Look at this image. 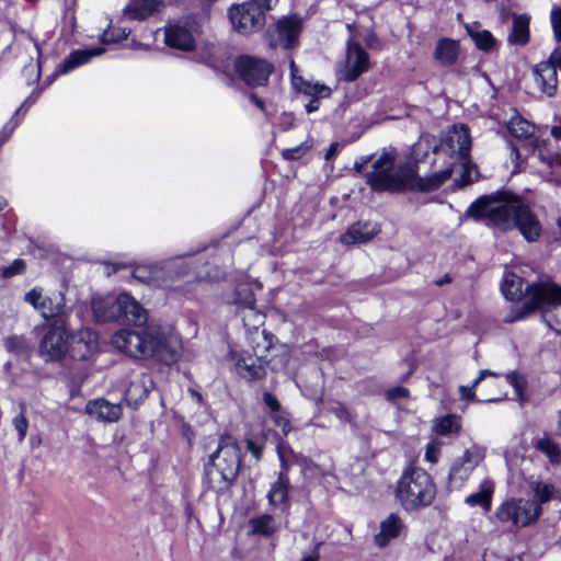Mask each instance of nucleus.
Wrapping results in <instances>:
<instances>
[{"instance_id":"1","label":"nucleus","mask_w":561,"mask_h":561,"mask_svg":"<svg viewBox=\"0 0 561 561\" xmlns=\"http://www.w3.org/2000/svg\"><path fill=\"white\" fill-rule=\"evenodd\" d=\"M467 215L503 232L516 230L529 243L537 242L543 231L538 215L510 191L479 197L469 206Z\"/></svg>"},{"instance_id":"2","label":"nucleus","mask_w":561,"mask_h":561,"mask_svg":"<svg viewBox=\"0 0 561 561\" xmlns=\"http://www.w3.org/2000/svg\"><path fill=\"white\" fill-rule=\"evenodd\" d=\"M396 151L385 150L366 173V182L373 191L399 192L403 190L434 191L440 187L453 173L451 165L420 178L416 175V161L409 158L396 165Z\"/></svg>"},{"instance_id":"3","label":"nucleus","mask_w":561,"mask_h":561,"mask_svg":"<svg viewBox=\"0 0 561 561\" xmlns=\"http://www.w3.org/2000/svg\"><path fill=\"white\" fill-rule=\"evenodd\" d=\"M111 341L116 350L127 356L137 359L153 357L165 364L174 363L182 348L178 334L154 324L140 330L122 329L113 334Z\"/></svg>"},{"instance_id":"4","label":"nucleus","mask_w":561,"mask_h":561,"mask_svg":"<svg viewBox=\"0 0 561 561\" xmlns=\"http://www.w3.org/2000/svg\"><path fill=\"white\" fill-rule=\"evenodd\" d=\"M241 465V449L231 435H221L216 450L205 465L208 488L216 493L227 492L238 477Z\"/></svg>"},{"instance_id":"5","label":"nucleus","mask_w":561,"mask_h":561,"mask_svg":"<svg viewBox=\"0 0 561 561\" xmlns=\"http://www.w3.org/2000/svg\"><path fill=\"white\" fill-rule=\"evenodd\" d=\"M537 309L541 310L547 325L561 333V287L554 283H534L527 288L526 304L513 309L506 321L522 320Z\"/></svg>"},{"instance_id":"6","label":"nucleus","mask_w":561,"mask_h":561,"mask_svg":"<svg viewBox=\"0 0 561 561\" xmlns=\"http://www.w3.org/2000/svg\"><path fill=\"white\" fill-rule=\"evenodd\" d=\"M435 494L436 488L431 476L421 468L404 470L397 482L396 497L405 511L428 506Z\"/></svg>"},{"instance_id":"7","label":"nucleus","mask_w":561,"mask_h":561,"mask_svg":"<svg viewBox=\"0 0 561 561\" xmlns=\"http://www.w3.org/2000/svg\"><path fill=\"white\" fill-rule=\"evenodd\" d=\"M278 0H249L232 4L228 18L232 28L242 35L252 34L265 24V11L276 7Z\"/></svg>"},{"instance_id":"8","label":"nucleus","mask_w":561,"mask_h":561,"mask_svg":"<svg viewBox=\"0 0 561 561\" xmlns=\"http://www.w3.org/2000/svg\"><path fill=\"white\" fill-rule=\"evenodd\" d=\"M428 136L422 137L414 146L413 152L419 156V151L425 145L426 148H433L437 153H450L451 158L467 159L471 148V138L469 129L465 125L454 126L447 134L445 140L438 147Z\"/></svg>"},{"instance_id":"9","label":"nucleus","mask_w":561,"mask_h":561,"mask_svg":"<svg viewBox=\"0 0 561 561\" xmlns=\"http://www.w3.org/2000/svg\"><path fill=\"white\" fill-rule=\"evenodd\" d=\"M39 356L46 362H57L69 354V334L64 321L54 322L38 346Z\"/></svg>"},{"instance_id":"10","label":"nucleus","mask_w":561,"mask_h":561,"mask_svg":"<svg viewBox=\"0 0 561 561\" xmlns=\"http://www.w3.org/2000/svg\"><path fill=\"white\" fill-rule=\"evenodd\" d=\"M302 20L297 15L283 16L266 31L270 47L293 48L298 44Z\"/></svg>"},{"instance_id":"11","label":"nucleus","mask_w":561,"mask_h":561,"mask_svg":"<svg viewBox=\"0 0 561 561\" xmlns=\"http://www.w3.org/2000/svg\"><path fill=\"white\" fill-rule=\"evenodd\" d=\"M199 33V24L194 19L182 20L164 28V43L171 48L188 51L195 48Z\"/></svg>"},{"instance_id":"12","label":"nucleus","mask_w":561,"mask_h":561,"mask_svg":"<svg viewBox=\"0 0 561 561\" xmlns=\"http://www.w3.org/2000/svg\"><path fill=\"white\" fill-rule=\"evenodd\" d=\"M370 61L368 53L352 39L347 41L346 54L343 61L337 66V76L344 81H354L369 69Z\"/></svg>"},{"instance_id":"13","label":"nucleus","mask_w":561,"mask_h":561,"mask_svg":"<svg viewBox=\"0 0 561 561\" xmlns=\"http://www.w3.org/2000/svg\"><path fill=\"white\" fill-rule=\"evenodd\" d=\"M229 357L233 363L236 373L243 379L257 380L262 379L266 374V360L262 353L254 350H232Z\"/></svg>"},{"instance_id":"14","label":"nucleus","mask_w":561,"mask_h":561,"mask_svg":"<svg viewBox=\"0 0 561 561\" xmlns=\"http://www.w3.org/2000/svg\"><path fill=\"white\" fill-rule=\"evenodd\" d=\"M484 450L481 447L471 446L468 448L451 466L448 478L449 488L451 490L461 489L474 468L484 459Z\"/></svg>"},{"instance_id":"15","label":"nucleus","mask_w":561,"mask_h":561,"mask_svg":"<svg viewBox=\"0 0 561 561\" xmlns=\"http://www.w3.org/2000/svg\"><path fill=\"white\" fill-rule=\"evenodd\" d=\"M234 70L248 85L257 87L267 82L273 66L264 59L241 56L234 61Z\"/></svg>"},{"instance_id":"16","label":"nucleus","mask_w":561,"mask_h":561,"mask_svg":"<svg viewBox=\"0 0 561 561\" xmlns=\"http://www.w3.org/2000/svg\"><path fill=\"white\" fill-rule=\"evenodd\" d=\"M234 304L249 330H257L264 323V314L255 308V298L247 285L237 288Z\"/></svg>"},{"instance_id":"17","label":"nucleus","mask_w":561,"mask_h":561,"mask_svg":"<svg viewBox=\"0 0 561 561\" xmlns=\"http://www.w3.org/2000/svg\"><path fill=\"white\" fill-rule=\"evenodd\" d=\"M24 301L39 311L45 319L57 318L64 312V298L61 295H43V289L35 287L24 295Z\"/></svg>"},{"instance_id":"18","label":"nucleus","mask_w":561,"mask_h":561,"mask_svg":"<svg viewBox=\"0 0 561 561\" xmlns=\"http://www.w3.org/2000/svg\"><path fill=\"white\" fill-rule=\"evenodd\" d=\"M98 348V335L90 329L69 335V355L75 359H87Z\"/></svg>"},{"instance_id":"19","label":"nucleus","mask_w":561,"mask_h":561,"mask_svg":"<svg viewBox=\"0 0 561 561\" xmlns=\"http://www.w3.org/2000/svg\"><path fill=\"white\" fill-rule=\"evenodd\" d=\"M93 316L98 322L119 321L121 294L118 296H98L91 302Z\"/></svg>"},{"instance_id":"20","label":"nucleus","mask_w":561,"mask_h":561,"mask_svg":"<svg viewBox=\"0 0 561 561\" xmlns=\"http://www.w3.org/2000/svg\"><path fill=\"white\" fill-rule=\"evenodd\" d=\"M557 69L559 67L550 60L536 65L533 69V76L538 88L548 96H553L558 87Z\"/></svg>"},{"instance_id":"21","label":"nucleus","mask_w":561,"mask_h":561,"mask_svg":"<svg viewBox=\"0 0 561 561\" xmlns=\"http://www.w3.org/2000/svg\"><path fill=\"white\" fill-rule=\"evenodd\" d=\"M121 304L122 307L118 322L133 324L135 327H142L147 323V310L134 297L126 293H122Z\"/></svg>"},{"instance_id":"22","label":"nucleus","mask_w":561,"mask_h":561,"mask_svg":"<svg viewBox=\"0 0 561 561\" xmlns=\"http://www.w3.org/2000/svg\"><path fill=\"white\" fill-rule=\"evenodd\" d=\"M378 233L379 228L376 224L358 221L348 227L340 237V241L344 245H354L367 242Z\"/></svg>"},{"instance_id":"23","label":"nucleus","mask_w":561,"mask_h":561,"mask_svg":"<svg viewBox=\"0 0 561 561\" xmlns=\"http://www.w3.org/2000/svg\"><path fill=\"white\" fill-rule=\"evenodd\" d=\"M85 412L100 421L116 422L121 419L123 409L121 404L100 398L89 401L85 405Z\"/></svg>"},{"instance_id":"24","label":"nucleus","mask_w":561,"mask_h":561,"mask_svg":"<svg viewBox=\"0 0 561 561\" xmlns=\"http://www.w3.org/2000/svg\"><path fill=\"white\" fill-rule=\"evenodd\" d=\"M404 528L400 516L390 514L380 523L379 533L375 536V542L379 548L386 547L391 540L399 537Z\"/></svg>"},{"instance_id":"25","label":"nucleus","mask_w":561,"mask_h":561,"mask_svg":"<svg viewBox=\"0 0 561 561\" xmlns=\"http://www.w3.org/2000/svg\"><path fill=\"white\" fill-rule=\"evenodd\" d=\"M153 382L147 375H141L130 381L125 392V401L128 405L136 408L150 392Z\"/></svg>"},{"instance_id":"26","label":"nucleus","mask_w":561,"mask_h":561,"mask_svg":"<svg viewBox=\"0 0 561 561\" xmlns=\"http://www.w3.org/2000/svg\"><path fill=\"white\" fill-rule=\"evenodd\" d=\"M513 24L507 35V43L511 46H525L530 39L529 23L530 18L527 14L512 15Z\"/></svg>"},{"instance_id":"27","label":"nucleus","mask_w":561,"mask_h":561,"mask_svg":"<svg viewBox=\"0 0 561 561\" xmlns=\"http://www.w3.org/2000/svg\"><path fill=\"white\" fill-rule=\"evenodd\" d=\"M541 514V506L530 500H515L516 527H526L536 522Z\"/></svg>"},{"instance_id":"28","label":"nucleus","mask_w":561,"mask_h":561,"mask_svg":"<svg viewBox=\"0 0 561 561\" xmlns=\"http://www.w3.org/2000/svg\"><path fill=\"white\" fill-rule=\"evenodd\" d=\"M494 482L490 479H484L480 483L478 492L469 494L465 497V503L470 507L479 506L484 512H489L492 505V496L494 493Z\"/></svg>"},{"instance_id":"29","label":"nucleus","mask_w":561,"mask_h":561,"mask_svg":"<svg viewBox=\"0 0 561 561\" xmlns=\"http://www.w3.org/2000/svg\"><path fill=\"white\" fill-rule=\"evenodd\" d=\"M533 285L534 284H531V286ZM528 287H530V285H527L524 288V282L518 275L514 273H506L502 284V293L506 299L513 301L519 300L524 297V304L522 305L524 306L526 304V291Z\"/></svg>"},{"instance_id":"30","label":"nucleus","mask_w":561,"mask_h":561,"mask_svg":"<svg viewBox=\"0 0 561 561\" xmlns=\"http://www.w3.org/2000/svg\"><path fill=\"white\" fill-rule=\"evenodd\" d=\"M531 146L533 152L548 168L556 169L561 167V153L553 150L547 140L534 139Z\"/></svg>"},{"instance_id":"31","label":"nucleus","mask_w":561,"mask_h":561,"mask_svg":"<svg viewBox=\"0 0 561 561\" xmlns=\"http://www.w3.org/2000/svg\"><path fill=\"white\" fill-rule=\"evenodd\" d=\"M458 54V43L449 38H443L436 44L434 58L443 66H451L456 62Z\"/></svg>"},{"instance_id":"32","label":"nucleus","mask_w":561,"mask_h":561,"mask_svg":"<svg viewBox=\"0 0 561 561\" xmlns=\"http://www.w3.org/2000/svg\"><path fill=\"white\" fill-rule=\"evenodd\" d=\"M159 4L158 0H131L124 14L131 20H144L156 12Z\"/></svg>"},{"instance_id":"33","label":"nucleus","mask_w":561,"mask_h":561,"mask_svg":"<svg viewBox=\"0 0 561 561\" xmlns=\"http://www.w3.org/2000/svg\"><path fill=\"white\" fill-rule=\"evenodd\" d=\"M134 278L150 286H161L164 283V271L158 265L138 266L133 272Z\"/></svg>"},{"instance_id":"34","label":"nucleus","mask_w":561,"mask_h":561,"mask_svg":"<svg viewBox=\"0 0 561 561\" xmlns=\"http://www.w3.org/2000/svg\"><path fill=\"white\" fill-rule=\"evenodd\" d=\"M263 402L268 408L272 420L280 427L283 434L287 435L290 431V425L286 415L280 411L278 400L272 393L264 392Z\"/></svg>"},{"instance_id":"35","label":"nucleus","mask_w":561,"mask_h":561,"mask_svg":"<svg viewBox=\"0 0 561 561\" xmlns=\"http://www.w3.org/2000/svg\"><path fill=\"white\" fill-rule=\"evenodd\" d=\"M103 48H89L71 53L64 61L61 72L67 73L77 67L87 64L92 57L103 54Z\"/></svg>"},{"instance_id":"36","label":"nucleus","mask_w":561,"mask_h":561,"mask_svg":"<svg viewBox=\"0 0 561 561\" xmlns=\"http://www.w3.org/2000/svg\"><path fill=\"white\" fill-rule=\"evenodd\" d=\"M466 30L479 49L489 51L495 46L494 36L488 30L482 28L480 24H468Z\"/></svg>"},{"instance_id":"37","label":"nucleus","mask_w":561,"mask_h":561,"mask_svg":"<svg viewBox=\"0 0 561 561\" xmlns=\"http://www.w3.org/2000/svg\"><path fill=\"white\" fill-rule=\"evenodd\" d=\"M289 490V479H285V474H278L277 481L272 485L267 499L270 504L278 505L287 500Z\"/></svg>"},{"instance_id":"38","label":"nucleus","mask_w":561,"mask_h":561,"mask_svg":"<svg viewBox=\"0 0 561 561\" xmlns=\"http://www.w3.org/2000/svg\"><path fill=\"white\" fill-rule=\"evenodd\" d=\"M507 128L515 138H529L535 134V126L520 116L512 117Z\"/></svg>"},{"instance_id":"39","label":"nucleus","mask_w":561,"mask_h":561,"mask_svg":"<svg viewBox=\"0 0 561 561\" xmlns=\"http://www.w3.org/2000/svg\"><path fill=\"white\" fill-rule=\"evenodd\" d=\"M249 525L255 535L270 536L276 530L274 518L267 514L250 519Z\"/></svg>"},{"instance_id":"40","label":"nucleus","mask_w":561,"mask_h":561,"mask_svg":"<svg viewBox=\"0 0 561 561\" xmlns=\"http://www.w3.org/2000/svg\"><path fill=\"white\" fill-rule=\"evenodd\" d=\"M515 500L505 501L496 508L494 516L499 523L516 527Z\"/></svg>"},{"instance_id":"41","label":"nucleus","mask_w":561,"mask_h":561,"mask_svg":"<svg viewBox=\"0 0 561 561\" xmlns=\"http://www.w3.org/2000/svg\"><path fill=\"white\" fill-rule=\"evenodd\" d=\"M306 95L314 96L317 99L328 98L331 94V89L323 84L307 82L304 79L298 81V87H295Z\"/></svg>"},{"instance_id":"42","label":"nucleus","mask_w":561,"mask_h":561,"mask_svg":"<svg viewBox=\"0 0 561 561\" xmlns=\"http://www.w3.org/2000/svg\"><path fill=\"white\" fill-rule=\"evenodd\" d=\"M277 454L280 462L278 474H285V479H289L288 472L291 465L297 461V456L289 446L280 444L277 446Z\"/></svg>"},{"instance_id":"43","label":"nucleus","mask_w":561,"mask_h":561,"mask_svg":"<svg viewBox=\"0 0 561 561\" xmlns=\"http://www.w3.org/2000/svg\"><path fill=\"white\" fill-rule=\"evenodd\" d=\"M460 428L459 419L456 415H445L435 422V431L440 435L458 432Z\"/></svg>"},{"instance_id":"44","label":"nucleus","mask_w":561,"mask_h":561,"mask_svg":"<svg viewBox=\"0 0 561 561\" xmlns=\"http://www.w3.org/2000/svg\"><path fill=\"white\" fill-rule=\"evenodd\" d=\"M486 376H495L493 371L484 369L480 370L479 376L474 379L472 386H460V399L461 400H476V388L486 378Z\"/></svg>"},{"instance_id":"45","label":"nucleus","mask_w":561,"mask_h":561,"mask_svg":"<svg viewBox=\"0 0 561 561\" xmlns=\"http://www.w3.org/2000/svg\"><path fill=\"white\" fill-rule=\"evenodd\" d=\"M495 376H490L492 379L485 383L484 387H489L490 389H496L497 391H484L482 390V399L481 402H499L503 399L505 393L500 390V383L497 381V374L494 373Z\"/></svg>"},{"instance_id":"46","label":"nucleus","mask_w":561,"mask_h":561,"mask_svg":"<svg viewBox=\"0 0 561 561\" xmlns=\"http://www.w3.org/2000/svg\"><path fill=\"white\" fill-rule=\"evenodd\" d=\"M538 449L547 455L551 462L558 463L561 460L559 447L548 438L540 439L537 445Z\"/></svg>"},{"instance_id":"47","label":"nucleus","mask_w":561,"mask_h":561,"mask_svg":"<svg viewBox=\"0 0 561 561\" xmlns=\"http://www.w3.org/2000/svg\"><path fill=\"white\" fill-rule=\"evenodd\" d=\"M533 491L535 497L537 499L536 502L540 505L541 503L548 502L552 497L554 488L548 483L535 482L533 484Z\"/></svg>"},{"instance_id":"48","label":"nucleus","mask_w":561,"mask_h":561,"mask_svg":"<svg viewBox=\"0 0 561 561\" xmlns=\"http://www.w3.org/2000/svg\"><path fill=\"white\" fill-rule=\"evenodd\" d=\"M4 346L9 352L20 353L26 350L27 344L24 337L12 335L4 340Z\"/></svg>"},{"instance_id":"49","label":"nucleus","mask_w":561,"mask_h":561,"mask_svg":"<svg viewBox=\"0 0 561 561\" xmlns=\"http://www.w3.org/2000/svg\"><path fill=\"white\" fill-rule=\"evenodd\" d=\"M12 424L18 432L19 442L22 443L26 436L28 428V421L25 417L23 411L13 417Z\"/></svg>"},{"instance_id":"50","label":"nucleus","mask_w":561,"mask_h":561,"mask_svg":"<svg viewBox=\"0 0 561 561\" xmlns=\"http://www.w3.org/2000/svg\"><path fill=\"white\" fill-rule=\"evenodd\" d=\"M128 36V32L123 28H108L102 34V42L104 43H115L122 39H125Z\"/></svg>"},{"instance_id":"51","label":"nucleus","mask_w":561,"mask_h":561,"mask_svg":"<svg viewBox=\"0 0 561 561\" xmlns=\"http://www.w3.org/2000/svg\"><path fill=\"white\" fill-rule=\"evenodd\" d=\"M506 381L514 387L516 394L520 401L524 400L523 392L525 389V380L516 373H510L506 375Z\"/></svg>"},{"instance_id":"52","label":"nucleus","mask_w":561,"mask_h":561,"mask_svg":"<svg viewBox=\"0 0 561 561\" xmlns=\"http://www.w3.org/2000/svg\"><path fill=\"white\" fill-rule=\"evenodd\" d=\"M310 147L311 146L308 145L307 142H302L299 146H296L294 148L285 149L282 152V156L284 159H287V160L299 159L310 149Z\"/></svg>"},{"instance_id":"53","label":"nucleus","mask_w":561,"mask_h":561,"mask_svg":"<svg viewBox=\"0 0 561 561\" xmlns=\"http://www.w3.org/2000/svg\"><path fill=\"white\" fill-rule=\"evenodd\" d=\"M25 270V262L21 259L14 260L9 266L3 268L2 276L5 278L13 277L23 273Z\"/></svg>"},{"instance_id":"54","label":"nucleus","mask_w":561,"mask_h":561,"mask_svg":"<svg viewBox=\"0 0 561 561\" xmlns=\"http://www.w3.org/2000/svg\"><path fill=\"white\" fill-rule=\"evenodd\" d=\"M460 160L462 161V184H470L477 174L476 165L468 158Z\"/></svg>"},{"instance_id":"55","label":"nucleus","mask_w":561,"mask_h":561,"mask_svg":"<svg viewBox=\"0 0 561 561\" xmlns=\"http://www.w3.org/2000/svg\"><path fill=\"white\" fill-rule=\"evenodd\" d=\"M440 455V443L433 440L427 444L425 451V459L432 463H436L438 461Z\"/></svg>"},{"instance_id":"56","label":"nucleus","mask_w":561,"mask_h":561,"mask_svg":"<svg viewBox=\"0 0 561 561\" xmlns=\"http://www.w3.org/2000/svg\"><path fill=\"white\" fill-rule=\"evenodd\" d=\"M551 23L557 41H561V8L552 10Z\"/></svg>"},{"instance_id":"57","label":"nucleus","mask_w":561,"mask_h":561,"mask_svg":"<svg viewBox=\"0 0 561 561\" xmlns=\"http://www.w3.org/2000/svg\"><path fill=\"white\" fill-rule=\"evenodd\" d=\"M408 396L409 390L401 386L390 388L386 391V398L389 401H394L400 398H407Z\"/></svg>"},{"instance_id":"58","label":"nucleus","mask_w":561,"mask_h":561,"mask_svg":"<svg viewBox=\"0 0 561 561\" xmlns=\"http://www.w3.org/2000/svg\"><path fill=\"white\" fill-rule=\"evenodd\" d=\"M330 411L342 421H350L351 414L348 410L341 403H334L330 407Z\"/></svg>"},{"instance_id":"59","label":"nucleus","mask_w":561,"mask_h":561,"mask_svg":"<svg viewBox=\"0 0 561 561\" xmlns=\"http://www.w3.org/2000/svg\"><path fill=\"white\" fill-rule=\"evenodd\" d=\"M300 465L302 466V471L305 474L310 473L312 477H314L320 471L319 467L310 460L302 459Z\"/></svg>"},{"instance_id":"60","label":"nucleus","mask_w":561,"mask_h":561,"mask_svg":"<svg viewBox=\"0 0 561 561\" xmlns=\"http://www.w3.org/2000/svg\"><path fill=\"white\" fill-rule=\"evenodd\" d=\"M248 450L259 460L261 458L262 448L254 442H248Z\"/></svg>"},{"instance_id":"61","label":"nucleus","mask_w":561,"mask_h":561,"mask_svg":"<svg viewBox=\"0 0 561 561\" xmlns=\"http://www.w3.org/2000/svg\"><path fill=\"white\" fill-rule=\"evenodd\" d=\"M550 60L554 61L559 69H561V45L558 46L550 55Z\"/></svg>"},{"instance_id":"62","label":"nucleus","mask_w":561,"mask_h":561,"mask_svg":"<svg viewBox=\"0 0 561 561\" xmlns=\"http://www.w3.org/2000/svg\"><path fill=\"white\" fill-rule=\"evenodd\" d=\"M290 70H291L293 84L295 87H298V81L301 80L302 78L296 75L297 68H296L294 60H290Z\"/></svg>"},{"instance_id":"63","label":"nucleus","mask_w":561,"mask_h":561,"mask_svg":"<svg viewBox=\"0 0 561 561\" xmlns=\"http://www.w3.org/2000/svg\"><path fill=\"white\" fill-rule=\"evenodd\" d=\"M319 108V105H318V99H313L311 100L307 105H306V110L308 113H312V112H316L318 111Z\"/></svg>"},{"instance_id":"64","label":"nucleus","mask_w":561,"mask_h":561,"mask_svg":"<svg viewBox=\"0 0 561 561\" xmlns=\"http://www.w3.org/2000/svg\"><path fill=\"white\" fill-rule=\"evenodd\" d=\"M551 135L557 139H561V123L551 128Z\"/></svg>"}]
</instances>
